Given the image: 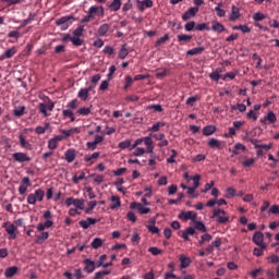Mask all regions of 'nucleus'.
I'll list each match as a JSON object with an SVG mask.
<instances>
[{"label": "nucleus", "instance_id": "f257e3e1", "mask_svg": "<svg viewBox=\"0 0 279 279\" xmlns=\"http://www.w3.org/2000/svg\"><path fill=\"white\" fill-rule=\"evenodd\" d=\"M82 36H84V26H78L73 31L72 37L69 34H63L62 41L66 43V40H71L74 47H82L84 45V39H82Z\"/></svg>", "mask_w": 279, "mask_h": 279}, {"label": "nucleus", "instance_id": "f03ea898", "mask_svg": "<svg viewBox=\"0 0 279 279\" xmlns=\"http://www.w3.org/2000/svg\"><path fill=\"white\" fill-rule=\"evenodd\" d=\"M211 219H215L217 223H228L230 221V216H228L226 210L221 208H215L213 210Z\"/></svg>", "mask_w": 279, "mask_h": 279}, {"label": "nucleus", "instance_id": "7ed1b4c3", "mask_svg": "<svg viewBox=\"0 0 279 279\" xmlns=\"http://www.w3.org/2000/svg\"><path fill=\"white\" fill-rule=\"evenodd\" d=\"M43 199H45V191L43 189H37L35 193L27 196V204L34 206L36 202H43Z\"/></svg>", "mask_w": 279, "mask_h": 279}, {"label": "nucleus", "instance_id": "20e7f679", "mask_svg": "<svg viewBox=\"0 0 279 279\" xmlns=\"http://www.w3.org/2000/svg\"><path fill=\"white\" fill-rule=\"evenodd\" d=\"M85 201L83 198L69 197L65 199V205L75 206L77 210H84Z\"/></svg>", "mask_w": 279, "mask_h": 279}, {"label": "nucleus", "instance_id": "39448f33", "mask_svg": "<svg viewBox=\"0 0 279 279\" xmlns=\"http://www.w3.org/2000/svg\"><path fill=\"white\" fill-rule=\"evenodd\" d=\"M56 107V105L53 104V101L49 100L48 104L45 102H40L39 104V112L41 114H44V117H49V113L47 112V110L49 112H53V108Z\"/></svg>", "mask_w": 279, "mask_h": 279}, {"label": "nucleus", "instance_id": "423d86ee", "mask_svg": "<svg viewBox=\"0 0 279 279\" xmlns=\"http://www.w3.org/2000/svg\"><path fill=\"white\" fill-rule=\"evenodd\" d=\"M252 241L255 245H258V247H267V244H265V235L260 231H256L253 234Z\"/></svg>", "mask_w": 279, "mask_h": 279}, {"label": "nucleus", "instance_id": "0eeeda50", "mask_svg": "<svg viewBox=\"0 0 279 279\" xmlns=\"http://www.w3.org/2000/svg\"><path fill=\"white\" fill-rule=\"evenodd\" d=\"M64 141V135H56L54 137L48 141V149L53 151V149H58V144Z\"/></svg>", "mask_w": 279, "mask_h": 279}, {"label": "nucleus", "instance_id": "6e6552de", "mask_svg": "<svg viewBox=\"0 0 279 279\" xmlns=\"http://www.w3.org/2000/svg\"><path fill=\"white\" fill-rule=\"evenodd\" d=\"M90 90H95V85H89L86 88H81L77 94L78 99H82V101H88V93H90Z\"/></svg>", "mask_w": 279, "mask_h": 279}, {"label": "nucleus", "instance_id": "1a4fd4ad", "mask_svg": "<svg viewBox=\"0 0 279 279\" xmlns=\"http://www.w3.org/2000/svg\"><path fill=\"white\" fill-rule=\"evenodd\" d=\"M87 14H89L92 19H95V16H104V7L93 5L87 11Z\"/></svg>", "mask_w": 279, "mask_h": 279}, {"label": "nucleus", "instance_id": "9d476101", "mask_svg": "<svg viewBox=\"0 0 279 279\" xmlns=\"http://www.w3.org/2000/svg\"><path fill=\"white\" fill-rule=\"evenodd\" d=\"M13 160H15V162H29L32 157H28L25 153H14Z\"/></svg>", "mask_w": 279, "mask_h": 279}, {"label": "nucleus", "instance_id": "9b49d317", "mask_svg": "<svg viewBox=\"0 0 279 279\" xmlns=\"http://www.w3.org/2000/svg\"><path fill=\"white\" fill-rule=\"evenodd\" d=\"M197 12H199V8L197 7L190 8L187 11L183 13L182 15L183 21H189L190 19H193V16L197 14Z\"/></svg>", "mask_w": 279, "mask_h": 279}, {"label": "nucleus", "instance_id": "f8f14e48", "mask_svg": "<svg viewBox=\"0 0 279 279\" xmlns=\"http://www.w3.org/2000/svg\"><path fill=\"white\" fill-rule=\"evenodd\" d=\"M97 221H99L97 218H87L86 220L78 221V225L81 228H83V230H88V228H90V226H95Z\"/></svg>", "mask_w": 279, "mask_h": 279}, {"label": "nucleus", "instance_id": "ddd939ff", "mask_svg": "<svg viewBox=\"0 0 279 279\" xmlns=\"http://www.w3.org/2000/svg\"><path fill=\"white\" fill-rule=\"evenodd\" d=\"M239 19H241V10L239 9V7L233 5L231 8V12L229 13V21L234 22Z\"/></svg>", "mask_w": 279, "mask_h": 279}, {"label": "nucleus", "instance_id": "4468645a", "mask_svg": "<svg viewBox=\"0 0 279 279\" xmlns=\"http://www.w3.org/2000/svg\"><path fill=\"white\" fill-rule=\"evenodd\" d=\"M180 219H184V221H189L191 219L192 221H196L197 214L195 211H183L179 215Z\"/></svg>", "mask_w": 279, "mask_h": 279}, {"label": "nucleus", "instance_id": "2eb2a0df", "mask_svg": "<svg viewBox=\"0 0 279 279\" xmlns=\"http://www.w3.org/2000/svg\"><path fill=\"white\" fill-rule=\"evenodd\" d=\"M137 8L140 10V12H144L145 8H154V1L151 0H137Z\"/></svg>", "mask_w": 279, "mask_h": 279}, {"label": "nucleus", "instance_id": "dca6fc26", "mask_svg": "<svg viewBox=\"0 0 279 279\" xmlns=\"http://www.w3.org/2000/svg\"><path fill=\"white\" fill-rule=\"evenodd\" d=\"M211 32H216L217 34H222V32H226V26H223V24L219 23L218 21H213Z\"/></svg>", "mask_w": 279, "mask_h": 279}, {"label": "nucleus", "instance_id": "f3484780", "mask_svg": "<svg viewBox=\"0 0 279 279\" xmlns=\"http://www.w3.org/2000/svg\"><path fill=\"white\" fill-rule=\"evenodd\" d=\"M84 271H86L87 274H93V271H95V262L90 260V259H84Z\"/></svg>", "mask_w": 279, "mask_h": 279}, {"label": "nucleus", "instance_id": "a211bd4d", "mask_svg": "<svg viewBox=\"0 0 279 279\" xmlns=\"http://www.w3.org/2000/svg\"><path fill=\"white\" fill-rule=\"evenodd\" d=\"M109 199L112 203L110 205L111 210H117V208H121V198L119 196H111Z\"/></svg>", "mask_w": 279, "mask_h": 279}, {"label": "nucleus", "instance_id": "6ab92c4d", "mask_svg": "<svg viewBox=\"0 0 279 279\" xmlns=\"http://www.w3.org/2000/svg\"><path fill=\"white\" fill-rule=\"evenodd\" d=\"M16 274H19V267H16V266L8 267L4 270L5 278H13V276H16Z\"/></svg>", "mask_w": 279, "mask_h": 279}, {"label": "nucleus", "instance_id": "aec40b11", "mask_svg": "<svg viewBox=\"0 0 279 279\" xmlns=\"http://www.w3.org/2000/svg\"><path fill=\"white\" fill-rule=\"evenodd\" d=\"M16 54V48L7 49L3 54H1L0 60H8Z\"/></svg>", "mask_w": 279, "mask_h": 279}, {"label": "nucleus", "instance_id": "412c9836", "mask_svg": "<svg viewBox=\"0 0 279 279\" xmlns=\"http://www.w3.org/2000/svg\"><path fill=\"white\" fill-rule=\"evenodd\" d=\"M122 1L121 0H112L110 4H108L109 10L111 12H119L121 10Z\"/></svg>", "mask_w": 279, "mask_h": 279}, {"label": "nucleus", "instance_id": "4be33fe9", "mask_svg": "<svg viewBox=\"0 0 279 279\" xmlns=\"http://www.w3.org/2000/svg\"><path fill=\"white\" fill-rule=\"evenodd\" d=\"M179 260L181 263V269H186L191 265V257H186L184 254L180 255Z\"/></svg>", "mask_w": 279, "mask_h": 279}, {"label": "nucleus", "instance_id": "5701e85b", "mask_svg": "<svg viewBox=\"0 0 279 279\" xmlns=\"http://www.w3.org/2000/svg\"><path fill=\"white\" fill-rule=\"evenodd\" d=\"M207 145L210 147V149H221V141L217 138H210Z\"/></svg>", "mask_w": 279, "mask_h": 279}, {"label": "nucleus", "instance_id": "b1692460", "mask_svg": "<svg viewBox=\"0 0 279 279\" xmlns=\"http://www.w3.org/2000/svg\"><path fill=\"white\" fill-rule=\"evenodd\" d=\"M47 239H49V232H47V231H41V233H40L39 235H36L35 242L38 243V245H40V244H43L44 242H46Z\"/></svg>", "mask_w": 279, "mask_h": 279}, {"label": "nucleus", "instance_id": "393cba45", "mask_svg": "<svg viewBox=\"0 0 279 279\" xmlns=\"http://www.w3.org/2000/svg\"><path fill=\"white\" fill-rule=\"evenodd\" d=\"M193 234H195V228L189 227L182 232L181 236L184 241H189V236H193Z\"/></svg>", "mask_w": 279, "mask_h": 279}, {"label": "nucleus", "instance_id": "a878e982", "mask_svg": "<svg viewBox=\"0 0 279 279\" xmlns=\"http://www.w3.org/2000/svg\"><path fill=\"white\" fill-rule=\"evenodd\" d=\"M5 231L9 234V239H16V226L10 225L9 227H7Z\"/></svg>", "mask_w": 279, "mask_h": 279}, {"label": "nucleus", "instance_id": "bb28decb", "mask_svg": "<svg viewBox=\"0 0 279 279\" xmlns=\"http://www.w3.org/2000/svg\"><path fill=\"white\" fill-rule=\"evenodd\" d=\"M214 132H217V128L215 125H206L203 129V136H213Z\"/></svg>", "mask_w": 279, "mask_h": 279}, {"label": "nucleus", "instance_id": "cd10ccee", "mask_svg": "<svg viewBox=\"0 0 279 279\" xmlns=\"http://www.w3.org/2000/svg\"><path fill=\"white\" fill-rule=\"evenodd\" d=\"M75 19L73 15H66L56 21V25H69V21Z\"/></svg>", "mask_w": 279, "mask_h": 279}, {"label": "nucleus", "instance_id": "c85d7f7f", "mask_svg": "<svg viewBox=\"0 0 279 279\" xmlns=\"http://www.w3.org/2000/svg\"><path fill=\"white\" fill-rule=\"evenodd\" d=\"M105 241L101 238H95L92 243L90 246L93 247V250H99V247H102Z\"/></svg>", "mask_w": 279, "mask_h": 279}, {"label": "nucleus", "instance_id": "c756f323", "mask_svg": "<svg viewBox=\"0 0 279 279\" xmlns=\"http://www.w3.org/2000/svg\"><path fill=\"white\" fill-rule=\"evenodd\" d=\"M126 47H128V45L124 44V45H122V47L120 48L119 53H118L120 60H125V58H128L130 51L128 50Z\"/></svg>", "mask_w": 279, "mask_h": 279}, {"label": "nucleus", "instance_id": "7c9ffc66", "mask_svg": "<svg viewBox=\"0 0 279 279\" xmlns=\"http://www.w3.org/2000/svg\"><path fill=\"white\" fill-rule=\"evenodd\" d=\"M262 123H265L266 121H268L269 123H276L277 119H276V113H274L272 111H269L267 116L264 117V119L260 120Z\"/></svg>", "mask_w": 279, "mask_h": 279}, {"label": "nucleus", "instance_id": "2f4dec72", "mask_svg": "<svg viewBox=\"0 0 279 279\" xmlns=\"http://www.w3.org/2000/svg\"><path fill=\"white\" fill-rule=\"evenodd\" d=\"M108 32H110V26L108 24H101L98 27L97 34H98V36H106V34H108Z\"/></svg>", "mask_w": 279, "mask_h": 279}, {"label": "nucleus", "instance_id": "473e14b6", "mask_svg": "<svg viewBox=\"0 0 279 279\" xmlns=\"http://www.w3.org/2000/svg\"><path fill=\"white\" fill-rule=\"evenodd\" d=\"M19 141H20V146L23 147L24 149H32V144H29V142H27V140H25L24 135H20L19 136Z\"/></svg>", "mask_w": 279, "mask_h": 279}, {"label": "nucleus", "instance_id": "72a5a7b5", "mask_svg": "<svg viewBox=\"0 0 279 279\" xmlns=\"http://www.w3.org/2000/svg\"><path fill=\"white\" fill-rule=\"evenodd\" d=\"M204 47L192 48L187 50L186 56H201V53H204Z\"/></svg>", "mask_w": 279, "mask_h": 279}, {"label": "nucleus", "instance_id": "f704fd0d", "mask_svg": "<svg viewBox=\"0 0 279 279\" xmlns=\"http://www.w3.org/2000/svg\"><path fill=\"white\" fill-rule=\"evenodd\" d=\"M177 40L181 45H182V43H191L193 40V36L181 34V35L177 36Z\"/></svg>", "mask_w": 279, "mask_h": 279}, {"label": "nucleus", "instance_id": "c9c22d12", "mask_svg": "<svg viewBox=\"0 0 279 279\" xmlns=\"http://www.w3.org/2000/svg\"><path fill=\"white\" fill-rule=\"evenodd\" d=\"M93 106L90 107H82L76 111V114H80L81 117H88V114L92 112Z\"/></svg>", "mask_w": 279, "mask_h": 279}, {"label": "nucleus", "instance_id": "e433bc0d", "mask_svg": "<svg viewBox=\"0 0 279 279\" xmlns=\"http://www.w3.org/2000/svg\"><path fill=\"white\" fill-rule=\"evenodd\" d=\"M75 156H76L75 149H68L65 151L66 162H73V160H75Z\"/></svg>", "mask_w": 279, "mask_h": 279}, {"label": "nucleus", "instance_id": "4c0bfd02", "mask_svg": "<svg viewBox=\"0 0 279 279\" xmlns=\"http://www.w3.org/2000/svg\"><path fill=\"white\" fill-rule=\"evenodd\" d=\"M110 270H100L94 275L93 279H104L106 278V276H110Z\"/></svg>", "mask_w": 279, "mask_h": 279}, {"label": "nucleus", "instance_id": "58836bf2", "mask_svg": "<svg viewBox=\"0 0 279 279\" xmlns=\"http://www.w3.org/2000/svg\"><path fill=\"white\" fill-rule=\"evenodd\" d=\"M165 125H167L166 122H156L151 128L148 129V132H159L160 128H165Z\"/></svg>", "mask_w": 279, "mask_h": 279}, {"label": "nucleus", "instance_id": "ea45409f", "mask_svg": "<svg viewBox=\"0 0 279 279\" xmlns=\"http://www.w3.org/2000/svg\"><path fill=\"white\" fill-rule=\"evenodd\" d=\"M137 211L140 213V215H149V213H151V209L149 207H144V205L140 203V205H137Z\"/></svg>", "mask_w": 279, "mask_h": 279}, {"label": "nucleus", "instance_id": "a19ab883", "mask_svg": "<svg viewBox=\"0 0 279 279\" xmlns=\"http://www.w3.org/2000/svg\"><path fill=\"white\" fill-rule=\"evenodd\" d=\"M195 29L197 32H204V31L210 32V26L206 23H201V24H196Z\"/></svg>", "mask_w": 279, "mask_h": 279}, {"label": "nucleus", "instance_id": "79ce46f5", "mask_svg": "<svg viewBox=\"0 0 279 279\" xmlns=\"http://www.w3.org/2000/svg\"><path fill=\"white\" fill-rule=\"evenodd\" d=\"M169 40V34H165L162 37L156 40L155 47H160V45H165Z\"/></svg>", "mask_w": 279, "mask_h": 279}, {"label": "nucleus", "instance_id": "37998d69", "mask_svg": "<svg viewBox=\"0 0 279 279\" xmlns=\"http://www.w3.org/2000/svg\"><path fill=\"white\" fill-rule=\"evenodd\" d=\"M14 117H23L25 114V106H20L13 110Z\"/></svg>", "mask_w": 279, "mask_h": 279}, {"label": "nucleus", "instance_id": "c03bdc74", "mask_svg": "<svg viewBox=\"0 0 279 279\" xmlns=\"http://www.w3.org/2000/svg\"><path fill=\"white\" fill-rule=\"evenodd\" d=\"M97 158H99V153H94L90 156H85L84 160L85 162H90V165H93L94 163L93 160H97Z\"/></svg>", "mask_w": 279, "mask_h": 279}, {"label": "nucleus", "instance_id": "a18cd8bd", "mask_svg": "<svg viewBox=\"0 0 279 279\" xmlns=\"http://www.w3.org/2000/svg\"><path fill=\"white\" fill-rule=\"evenodd\" d=\"M118 147H119V149H128V148L132 147V141L125 140L123 142H120Z\"/></svg>", "mask_w": 279, "mask_h": 279}, {"label": "nucleus", "instance_id": "49530a36", "mask_svg": "<svg viewBox=\"0 0 279 279\" xmlns=\"http://www.w3.org/2000/svg\"><path fill=\"white\" fill-rule=\"evenodd\" d=\"M95 206H97V201H92L87 203V208L85 209V213L87 215H90V213H93V210L95 209Z\"/></svg>", "mask_w": 279, "mask_h": 279}, {"label": "nucleus", "instance_id": "de8ad7c7", "mask_svg": "<svg viewBox=\"0 0 279 279\" xmlns=\"http://www.w3.org/2000/svg\"><path fill=\"white\" fill-rule=\"evenodd\" d=\"M47 130H49V123H45L44 126H37L35 128V132L36 134H45V132H47Z\"/></svg>", "mask_w": 279, "mask_h": 279}, {"label": "nucleus", "instance_id": "09e8293b", "mask_svg": "<svg viewBox=\"0 0 279 279\" xmlns=\"http://www.w3.org/2000/svg\"><path fill=\"white\" fill-rule=\"evenodd\" d=\"M233 29H239L240 32H242L243 34H250L252 32L251 28L247 27V25H238V26H233Z\"/></svg>", "mask_w": 279, "mask_h": 279}, {"label": "nucleus", "instance_id": "8fccbe9b", "mask_svg": "<svg viewBox=\"0 0 279 279\" xmlns=\"http://www.w3.org/2000/svg\"><path fill=\"white\" fill-rule=\"evenodd\" d=\"M86 178L85 172H81L80 175L77 177L76 174L72 178V182L74 184H80V181L84 180Z\"/></svg>", "mask_w": 279, "mask_h": 279}, {"label": "nucleus", "instance_id": "3c124183", "mask_svg": "<svg viewBox=\"0 0 279 279\" xmlns=\"http://www.w3.org/2000/svg\"><path fill=\"white\" fill-rule=\"evenodd\" d=\"M215 12H216L217 16H219L220 19H223V16H226V10L221 9V3H219L215 8Z\"/></svg>", "mask_w": 279, "mask_h": 279}, {"label": "nucleus", "instance_id": "603ef678", "mask_svg": "<svg viewBox=\"0 0 279 279\" xmlns=\"http://www.w3.org/2000/svg\"><path fill=\"white\" fill-rule=\"evenodd\" d=\"M63 117H69L70 121L73 123L75 121V116H73V111L71 109H64L62 111Z\"/></svg>", "mask_w": 279, "mask_h": 279}, {"label": "nucleus", "instance_id": "864d4df0", "mask_svg": "<svg viewBox=\"0 0 279 279\" xmlns=\"http://www.w3.org/2000/svg\"><path fill=\"white\" fill-rule=\"evenodd\" d=\"M195 226V230H199L201 232H206V225H204V222L202 221H194Z\"/></svg>", "mask_w": 279, "mask_h": 279}, {"label": "nucleus", "instance_id": "5fc2aeb1", "mask_svg": "<svg viewBox=\"0 0 279 279\" xmlns=\"http://www.w3.org/2000/svg\"><path fill=\"white\" fill-rule=\"evenodd\" d=\"M78 107H80V100H77V98L73 99L68 104V108H70V110H76V108Z\"/></svg>", "mask_w": 279, "mask_h": 279}, {"label": "nucleus", "instance_id": "6e6d98bb", "mask_svg": "<svg viewBox=\"0 0 279 279\" xmlns=\"http://www.w3.org/2000/svg\"><path fill=\"white\" fill-rule=\"evenodd\" d=\"M148 252L151 253L153 256H159V254H162V250H160L156 246H150L148 248Z\"/></svg>", "mask_w": 279, "mask_h": 279}, {"label": "nucleus", "instance_id": "4d7b16f0", "mask_svg": "<svg viewBox=\"0 0 279 279\" xmlns=\"http://www.w3.org/2000/svg\"><path fill=\"white\" fill-rule=\"evenodd\" d=\"M210 80H214V82H219L221 80V74H219V71L216 70L209 74Z\"/></svg>", "mask_w": 279, "mask_h": 279}, {"label": "nucleus", "instance_id": "13d9d810", "mask_svg": "<svg viewBox=\"0 0 279 279\" xmlns=\"http://www.w3.org/2000/svg\"><path fill=\"white\" fill-rule=\"evenodd\" d=\"M145 154V148L137 147L135 150L131 154V156L141 157Z\"/></svg>", "mask_w": 279, "mask_h": 279}, {"label": "nucleus", "instance_id": "bf43d9fd", "mask_svg": "<svg viewBox=\"0 0 279 279\" xmlns=\"http://www.w3.org/2000/svg\"><path fill=\"white\" fill-rule=\"evenodd\" d=\"M147 110H153L154 112H162V106L161 105H149L147 107Z\"/></svg>", "mask_w": 279, "mask_h": 279}, {"label": "nucleus", "instance_id": "052dcab7", "mask_svg": "<svg viewBox=\"0 0 279 279\" xmlns=\"http://www.w3.org/2000/svg\"><path fill=\"white\" fill-rule=\"evenodd\" d=\"M185 32H193L196 27L195 23L193 21H190L185 24Z\"/></svg>", "mask_w": 279, "mask_h": 279}, {"label": "nucleus", "instance_id": "680f3d73", "mask_svg": "<svg viewBox=\"0 0 279 279\" xmlns=\"http://www.w3.org/2000/svg\"><path fill=\"white\" fill-rule=\"evenodd\" d=\"M236 193V191L234 190V187H228L227 189V194L226 197L228 199H232V197H234V194Z\"/></svg>", "mask_w": 279, "mask_h": 279}, {"label": "nucleus", "instance_id": "e2e57ef3", "mask_svg": "<svg viewBox=\"0 0 279 279\" xmlns=\"http://www.w3.org/2000/svg\"><path fill=\"white\" fill-rule=\"evenodd\" d=\"M254 162H256V159H254V158L246 159L245 161L242 162V167L247 169V167H252V165H254Z\"/></svg>", "mask_w": 279, "mask_h": 279}, {"label": "nucleus", "instance_id": "0e129e2a", "mask_svg": "<svg viewBox=\"0 0 279 279\" xmlns=\"http://www.w3.org/2000/svg\"><path fill=\"white\" fill-rule=\"evenodd\" d=\"M267 260H269V263H271L272 265H276L277 263H279V257L278 255L272 254L267 257Z\"/></svg>", "mask_w": 279, "mask_h": 279}, {"label": "nucleus", "instance_id": "69168bd1", "mask_svg": "<svg viewBox=\"0 0 279 279\" xmlns=\"http://www.w3.org/2000/svg\"><path fill=\"white\" fill-rule=\"evenodd\" d=\"M265 14L257 12L253 14V21H264Z\"/></svg>", "mask_w": 279, "mask_h": 279}, {"label": "nucleus", "instance_id": "338daca9", "mask_svg": "<svg viewBox=\"0 0 279 279\" xmlns=\"http://www.w3.org/2000/svg\"><path fill=\"white\" fill-rule=\"evenodd\" d=\"M110 86V81H101L99 85V90H106Z\"/></svg>", "mask_w": 279, "mask_h": 279}, {"label": "nucleus", "instance_id": "774afa93", "mask_svg": "<svg viewBox=\"0 0 279 279\" xmlns=\"http://www.w3.org/2000/svg\"><path fill=\"white\" fill-rule=\"evenodd\" d=\"M269 213H270L271 215H279V206H278V205H272V206H270Z\"/></svg>", "mask_w": 279, "mask_h": 279}]
</instances>
